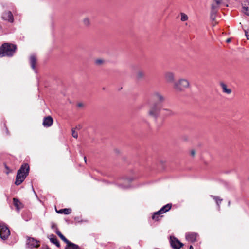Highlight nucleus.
<instances>
[{
  "mask_svg": "<svg viewBox=\"0 0 249 249\" xmlns=\"http://www.w3.org/2000/svg\"><path fill=\"white\" fill-rule=\"evenodd\" d=\"M245 35L246 36L247 39L248 40L249 39V32H248L247 31H245Z\"/></svg>",
  "mask_w": 249,
  "mask_h": 249,
  "instance_id": "obj_32",
  "label": "nucleus"
},
{
  "mask_svg": "<svg viewBox=\"0 0 249 249\" xmlns=\"http://www.w3.org/2000/svg\"><path fill=\"white\" fill-rule=\"evenodd\" d=\"M26 246L30 249L37 248L39 246V242L34 238L28 237L26 241Z\"/></svg>",
  "mask_w": 249,
  "mask_h": 249,
  "instance_id": "obj_9",
  "label": "nucleus"
},
{
  "mask_svg": "<svg viewBox=\"0 0 249 249\" xmlns=\"http://www.w3.org/2000/svg\"><path fill=\"white\" fill-rule=\"evenodd\" d=\"M174 114V112L169 109H163L161 110V115L164 117L173 115Z\"/></svg>",
  "mask_w": 249,
  "mask_h": 249,
  "instance_id": "obj_17",
  "label": "nucleus"
},
{
  "mask_svg": "<svg viewBox=\"0 0 249 249\" xmlns=\"http://www.w3.org/2000/svg\"><path fill=\"white\" fill-rule=\"evenodd\" d=\"M165 78L168 82H173L175 79V75L173 72H167L165 73Z\"/></svg>",
  "mask_w": 249,
  "mask_h": 249,
  "instance_id": "obj_16",
  "label": "nucleus"
},
{
  "mask_svg": "<svg viewBox=\"0 0 249 249\" xmlns=\"http://www.w3.org/2000/svg\"><path fill=\"white\" fill-rule=\"evenodd\" d=\"M65 249H81L77 245L72 243L69 246H66Z\"/></svg>",
  "mask_w": 249,
  "mask_h": 249,
  "instance_id": "obj_25",
  "label": "nucleus"
},
{
  "mask_svg": "<svg viewBox=\"0 0 249 249\" xmlns=\"http://www.w3.org/2000/svg\"><path fill=\"white\" fill-rule=\"evenodd\" d=\"M220 8L219 6L217 4L214 0H213L211 4V8L210 18L212 20L214 21L215 20L217 15V13Z\"/></svg>",
  "mask_w": 249,
  "mask_h": 249,
  "instance_id": "obj_7",
  "label": "nucleus"
},
{
  "mask_svg": "<svg viewBox=\"0 0 249 249\" xmlns=\"http://www.w3.org/2000/svg\"><path fill=\"white\" fill-rule=\"evenodd\" d=\"M151 99L154 102V103H158L160 105L165 100L164 95L159 91L153 92L151 96Z\"/></svg>",
  "mask_w": 249,
  "mask_h": 249,
  "instance_id": "obj_6",
  "label": "nucleus"
},
{
  "mask_svg": "<svg viewBox=\"0 0 249 249\" xmlns=\"http://www.w3.org/2000/svg\"><path fill=\"white\" fill-rule=\"evenodd\" d=\"M171 204H168L164 206H163L159 211H157L154 213L152 218H155L156 216L157 215H160L161 214H163L165 212L169 211L171 208Z\"/></svg>",
  "mask_w": 249,
  "mask_h": 249,
  "instance_id": "obj_10",
  "label": "nucleus"
},
{
  "mask_svg": "<svg viewBox=\"0 0 249 249\" xmlns=\"http://www.w3.org/2000/svg\"><path fill=\"white\" fill-rule=\"evenodd\" d=\"M144 76V72L142 71H139L137 73V78L141 79Z\"/></svg>",
  "mask_w": 249,
  "mask_h": 249,
  "instance_id": "obj_26",
  "label": "nucleus"
},
{
  "mask_svg": "<svg viewBox=\"0 0 249 249\" xmlns=\"http://www.w3.org/2000/svg\"><path fill=\"white\" fill-rule=\"evenodd\" d=\"M17 46L16 45L5 43L0 47V57L12 56L16 52Z\"/></svg>",
  "mask_w": 249,
  "mask_h": 249,
  "instance_id": "obj_1",
  "label": "nucleus"
},
{
  "mask_svg": "<svg viewBox=\"0 0 249 249\" xmlns=\"http://www.w3.org/2000/svg\"><path fill=\"white\" fill-rule=\"evenodd\" d=\"M161 110V106L158 103H154L149 108L148 111V115L157 119Z\"/></svg>",
  "mask_w": 249,
  "mask_h": 249,
  "instance_id": "obj_4",
  "label": "nucleus"
},
{
  "mask_svg": "<svg viewBox=\"0 0 249 249\" xmlns=\"http://www.w3.org/2000/svg\"><path fill=\"white\" fill-rule=\"evenodd\" d=\"M211 196L215 200L217 204L219 206V204L221 203L222 199H220L218 196Z\"/></svg>",
  "mask_w": 249,
  "mask_h": 249,
  "instance_id": "obj_29",
  "label": "nucleus"
},
{
  "mask_svg": "<svg viewBox=\"0 0 249 249\" xmlns=\"http://www.w3.org/2000/svg\"><path fill=\"white\" fill-rule=\"evenodd\" d=\"M197 236L198 234L195 232H188L185 235L186 240L191 242L196 241Z\"/></svg>",
  "mask_w": 249,
  "mask_h": 249,
  "instance_id": "obj_11",
  "label": "nucleus"
},
{
  "mask_svg": "<svg viewBox=\"0 0 249 249\" xmlns=\"http://www.w3.org/2000/svg\"><path fill=\"white\" fill-rule=\"evenodd\" d=\"M53 123V119L51 116H47L44 118L43 125L45 127L51 126Z\"/></svg>",
  "mask_w": 249,
  "mask_h": 249,
  "instance_id": "obj_13",
  "label": "nucleus"
},
{
  "mask_svg": "<svg viewBox=\"0 0 249 249\" xmlns=\"http://www.w3.org/2000/svg\"><path fill=\"white\" fill-rule=\"evenodd\" d=\"M84 160H85V162H86V157H84Z\"/></svg>",
  "mask_w": 249,
  "mask_h": 249,
  "instance_id": "obj_39",
  "label": "nucleus"
},
{
  "mask_svg": "<svg viewBox=\"0 0 249 249\" xmlns=\"http://www.w3.org/2000/svg\"><path fill=\"white\" fill-rule=\"evenodd\" d=\"M191 154L192 156H194L195 155V151L194 150H192L191 152Z\"/></svg>",
  "mask_w": 249,
  "mask_h": 249,
  "instance_id": "obj_34",
  "label": "nucleus"
},
{
  "mask_svg": "<svg viewBox=\"0 0 249 249\" xmlns=\"http://www.w3.org/2000/svg\"><path fill=\"white\" fill-rule=\"evenodd\" d=\"M220 86L223 93L227 94H230L231 93V89L228 88L227 86L225 83L221 82L220 83Z\"/></svg>",
  "mask_w": 249,
  "mask_h": 249,
  "instance_id": "obj_20",
  "label": "nucleus"
},
{
  "mask_svg": "<svg viewBox=\"0 0 249 249\" xmlns=\"http://www.w3.org/2000/svg\"><path fill=\"white\" fill-rule=\"evenodd\" d=\"M95 63L96 65H100L103 63V60L101 59H97L95 60Z\"/></svg>",
  "mask_w": 249,
  "mask_h": 249,
  "instance_id": "obj_30",
  "label": "nucleus"
},
{
  "mask_svg": "<svg viewBox=\"0 0 249 249\" xmlns=\"http://www.w3.org/2000/svg\"><path fill=\"white\" fill-rule=\"evenodd\" d=\"M2 18L3 19L7 20L10 22H13L14 20L13 16L10 11H7L3 13Z\"/></svg>",
  "mask_w": 249,
  "mask_h": 249,
  "instance_id": "obj_12",
  "label": "nucleus"
},
{
  "mask_svg": "<svg viewBox=\"0 0 249 249\" xmlns=\"http://www.w3.org/2000/svg\"><path fill=\"white\" fill-rule=\"evenodd\" d=\"M72 135L75 138H77L78 137V134H77V133L75 131V130H73V129L72 130Z\"/></svg>",
  "mask_w": 249,
  "mask_h": 249,
  "instance_id": "obj_31",
  "label": "nucleus"
},
{
  "mask_svg": "<svg viewBox=\"0 0 249 249\" xmlns=\"http://www.w3.org/2000/svg\"><path fill=\"white\" fill-rule=\"evenodd\" d=\"M180 16H181L180 19L182 21H185L188 20V16L186 14H185V13H181Z\"/></svg>",
  "mask_w": 249,
  "mask_h": 249,
  "instance_id": "obj_28",
  "label": "nucleus"
},
{
  "mask_svg": "<svg viewBox=\"0 0 249 249\" xmlns=\"http://www.w3.org/2000/svg\"><path fill=\"white\" fill-rule=\"evenodd\" d=\"M56 212L58 213H64L65 214H69L71 213V210L69 208H65L60 209L59 211L56 210Z\"/></svg>",
  "mask_w": 249,
  "mask_h": 249,
  "instance_id": "obj_23",
  "label": "nucleus"
},
{
  "mask_svg": "<svg viewBox=\"0 0 249 249\" xmlns=\"http://www.w3.org/2000/svg\"><path fill=\"white\" fill-rule=\"evenodd\" d=\"M160 215H157L156 216V218H152V219H154V220H155L156 221H158L159 220V219H160Z\"/></svg>",
  "mask_w": 249,
  "mask_h": 249,
  "instance_id": "obj_33",
  "label": "nucleus"
},
{
  "mask_svg": "<svg viewBox=\"0 0 249 249\" xmlns=\"http://www.w3.org/2000/svg\"><path fill=\"white\" fill-rule=\"evenodd\" d=\"M189 81L185 79H180L174 83V89L178 91H183L189 87Z\"/></svg>",
  "mask_w": 249,
  "mask_h": 249,
  "instance_id": "obj_3",
  "label": "nucleus"
},
{
  "mask_svg": "<svg viewBox=\"0 0 249 249\" xmlns=\"http://www.w3.org/2000/svg\"><path fill=\"white\" fill-rule=\"evenodd\" d=\"M170 239L171 246L174 249H180L183 246V244L176 237L171 236Z\"/></svg>",
  "mask_w": 249,
  "mask_h": 249,
  "instance_id": "obj_8",
  "label": "nucleus"
},
{
  "mask_svg": "<svg viewBox=\"0 0 249 249\" xmlns=\"http://www.w3.org/2000/svg\"><path fill=\"white\" fill-rule=\"evenodd\" d=\"M49 239L51 243L55 244L57 247H60V243L57 240L56 237L53 235L51 234L49 236Z\"/></svg>",
  "mask_w": 249,
  "mask_h": 249,
  "instance_id": "obj_21",
  "label": "nucleus"
},
{
  "mask_svg": "<svg viewBox=\"0 0 249 249\" xmlns=\"http://www.w3.org/2000/svg\"><path fill=\"white\" fill-rule=\"evenodd\" d=\"M189 249H194V248L192 246H190L189 247Z\"/></svg>",
  "mask_w": 249,
  "mask_h": 249,
  "instance_id": "obj_37",
  "label": "nucleus"
},
{
  "mask_svg": "<svg viewBox=\"0 0 249 249\" xmlns=\"http://www.w3.org/2000/svg\"><path fill=\"white\" fill-rule=\"evenodd\" d=\"M52 228H56V229L57 228L56 227V226H55V225H52Z\"/></svg>",
  "mask_w": 249,
  "mask_h": 249,
  "instance_id": "obj_35",
  "label": "nucleus"
},
{
  "mask_svg": "<svg viewBox=\"0 0 249 249\" xmlns=\"http://www.w3.org/2000/svg\"><path fill=\"white\" fill-rule=\"evenodd\" d=\"M36 59L34 55H32L30 56V61L31 65V67L33 70H35L36 67Z\"/></svg>",
  "mask_w": 249,
  "mask_h": 249,
  "instance_id": "obj_22",
  "label": "nucleus"
},
{
  "mask_svg": "<svg viewBox=\"0 0 249 249\" xmlns=\"http://www.w3.org/2000/svg\"><path fill=\"white\" fill-rule=\"evenodd\" d=\"M78 107H80L82 106V104L81 103H79V104H78Z\"/></svg>",
  "mask_w": 249,
  "mask_h": 249,
  "instance_id": "obj_36",
  "label": "nucleus"
},
{
  "mask_svg": "<svg viewBox=\"0 0 249 249\" xmlns=\"http://www.w3.org/2000/svg\"><path fill=\"white\" fill-rule=\"evenodd\" d=\"M29 170V166L28 164L22 165L18 171L16 176L15 184L20 185L28 176Z\"/></svg>",
  "mask_w": 249,
  "mask_h": 249,
  "instance_id": "obj_2",
  "label": "nucleus"
},
{
  "mask_svg": "<svg viewBox=\"0 0 249 249\" xmlns=\"http://www.w3.org/2000/svg\"><path fill=\"white\" fill-rule=\"evenodd\" d=\"M55 233L57 234V235L64 242H65L67 245V246H69V245H71L72 243L69 241L59 231V230L56 228V230H55Z\"/></svg>",
  "mask_w": 249,
  "mask_h": 249,
  "instance_id": "obj_15",
  "label": "nucleus"
},
{
  "mask_svg": "<svg viewBox=\"0 0 249 249\" xmlns=\"http://www.w3.org/2000/svg\"><path fill=\"white\" fill-rule=\"evenodd\" d=\"M230 41H231V39H228L227 40V42H230Z\"/></svg>",
  "mask_w": 249,
  "mask_h": 249,
  "instance_id": "obj_38",
  "label": "nucleus"
},
{
  "mask_svg": "<svg viewBox=\"0 0 249 249\" xmlns=\"http://www.w3.org/2000/svg\"><path fill=\"white\" fill-rule=\"evenodd\" d=\"M13 203L16 208V210L18 212H19L23 207V204L17 198H13Z\"/></svg>",
  "mask_w": 249,
  "mask_h": 249,
  "instance_id": "obj_19",
  "label": "nucleus"
},
{
  "mask_svg": "<svg viewBox=\"0 0 249 249\" xmlns=\"http://www.w3.org/2000/svg\"><path fill=\"white\" fill-rule=\"evenodd\" d=\"M242 11L246 15L249 16V2L245 1L242 3Z\"/></svg>",
  "mask_w": 249,
  "mask_h": 249,
  "instance_id": "obj_14",
  "label": "nucleus"
},
{
  "mask_svg": "<svg viewBox=\"0 0 249 249\" xmlns=\"http://www.w3.org/2000/svg\"><path fill=\"white\" fill-rule=\"evenodd\" d=\"M131 180H132V179H127V180H125V184H121L120 185V186H121V188H124V189L127 188L129 187V183Z\"/></svg>",
  "mask_w": 249,
  "mask_h": 249,
  "instance_id": "obj_24",
  "label": "nucleus"
},
{
  "mask_svg": "<svg viewBox=\"0 0 249 249\" xmlns=\"http://www.w3.org/2000/svg\"><path fill=\"white\" fill-rule=\"evenodd\" d=\"M214 1L220 8H223L228 6L229 2L228 0H214Z\"/></svg>",
  "mask_w": 249,
  "mask_h": 249,
  "instance_id": "obj_18",
  "label": "nucleus"
},
{
  "mask_svg": "<svg viewBox=\"0 0 249 249\" xmlns=\"http://www.w3.org/2000/svg\"><path fill=\"white\" fill-rule=\"evenodd\" d=\"M83 22L85 26H89L90 25V21L89 18H85L83 19Z\"/></svg>",
  "mask_w": 249,
  "mask_h": 249,
  "instance_id": "obj_27",
  "label": "nucleus"
},
{
  "mask_svg": "<svg viewBox=\"0 0 249 249\" xmlns=\"http://www.w3.org/2000/svg\"><path fill=\"white\" fill-rule=\"evenodd\" d=\"M10 234V231L3 222L0 223V236L2 240H6Z\"/></svg>",
  "mask_w": 249,
  "mask_h": 249,
  "instance_id": "obj_5",
  "label": "nucleus"
}]
</instances>
